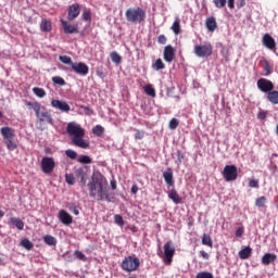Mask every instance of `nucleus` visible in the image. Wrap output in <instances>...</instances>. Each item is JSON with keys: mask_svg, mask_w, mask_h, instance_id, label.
<instances>
[{"mask_svg": "<svg viewBox=\"0 0 278 278\" xmlns=\"http://www.w3.org/2000/svg\"><path fill=\"white\" fill-rule=\"evenodd\" d=\"M89 197L97 201L110 202V194H108V179L101 173L92 176L91 181L88 182Z\"/></svg>", "mask_w": 278, "mask_h": 278, "instance_id": "f257e3e1", "label": "nucleus"}, {"mask_svg": "<svg viewBox=\"0 0 278 278\" xmlns=\"http://www.w3.org/2000/svg\"><path fill=\"white\" fill-rule=\"evenodd\" d=\"M66 131L68 136L72 137V142L75 147H79V149H89L90 142L84 139L86 136V130L81 128L77 123L71 122L67 124Z\"/></svg>", "mask_w": 278, "mask_h": 278, "instance_id": "f03ea898", "label": "nucleus"}, {"mask_svg": "<svg viewBox=\"0 0 278 278\" xmlns=\"http://www.w3.org/2000/svg\"><path fill=\"white\" fill-rule=\"evenodd\" d=\"M125 16L128 23L140 24L147 21V11L140 7L129 8L126 10Z\"/></svg>", "mask_w": 278, "mask_h": 278, "instance_id": "7ed1b4c3", "label": "nucleus"}, {"mask_svg": "<svg viewBox=\"0 0 278 278\" xmlns=\"http://www.w3.org/2000/svg\"><path fill=\"white\" fill-rule=\"evenodd\" d=\"M121 268L125 273H136L140 268V258L137 256H126L121 263Z\"/></svg>", "mask_w": 278, "mask_h": 278, "instance_id": "20e7f679", "label": "nucleus"}, {"mask_svg": "<svg viewBox=\"0 0 278 278\" xmlns=\"http://www.w3.org/2000/svg\"><path fill=\"white\" fill-rule=\"evenodd\" d=\"M193 51L197 58H210V55L214 53V48L212 47V43H204L194 46Z\"/></svg>", "mask_w": 278, "mask_h": 278, "instance_id": "39448f33", "label": "nucleus"}, {"mask_svg": "<svg viewBox=\"0 0 278 278\" xmlns=\"http://www.w3.org/2000/svg\"><path fill=\"white\" fill-rule=\"evenodd\" d=\"M35 114L39 123H47L48 125H53V115H51V113L47 111V108L41 106L40 110H38Z\"/></svg>", "mask_w": 278, "mask_h": 278, "instance_id": "423d86ee", "label": "nucleus"}, {"mask_svg": "<svg viewBox=\"0 0 278 278\" xmlns=\"http://www.w3.org/2000/svg\"><path fill=\"white\" fill-rule=\"evenodd\" d=\"M223 177L225 181H236V179H238V167L236 165H226L224 167Z\"/></svg>", "mask_w": 278, "mask_h": 278, "instance_id": "0eeeda50", "label": "nucleus"}, {"mask_svg": "<svg viewBox=\"0 0 278 278\" xmlns=\"http://www.w3.org/2000/svg\"><path fill=\"white\" fill-rule=\"evenodd\" d=\"M164 255L163 262L167 265L173 264V257H175V247L173 245V241H167L164 247Z\"/></svg>", "mask_w": 278, "mask_h": 278, "instance_id": "6e6552de", "label": "nucleus"}, {"mask_svg": "<svg viewBox=\"0 0 278 278\" xmlns=\"http://www.w3.org/2000/svg\"><path fill=\"white\" fill-rule=\"evenodd\" d=\"M55 169V160L51 156H43L41 159V170L46 175H51L53 170Z\"/></svg>", "mask_w": 278, "mask_h": 278, "instance_id": "1a4fd4ad", "label": "nucleus"}, {"mask_svg": "<svg viewBox=\"0 0 278 278\" xmlns=\"http://www.w3.org/2000/svg\"><path fill=\"white\" fill-rule=\"evenodd\" d=\"M256 86L258 90H261V92H265V94H268L270 91L275 90V84L267 78H260Z\"/></svg>", "mask_w": 278, "mask_h": 278, "instance_id": "9d476101", "label": "nucleus"}, {"mask_svg": "<svg viewBox=\"0 0 278 278\" xmlns=\"http://www.w3.org/2000/svg\"><path fill=\"white\" fill-rule=\"evenodd\" d=\"M72 71L76 73V75H80L81 77H86L88 73H90V67L84 62L74 63L72 65Z\"/></svg>", "mask_w": 278, "mask_h": 278, "instance_id": "9b49d317", "label": "nucleus"}, {"mask_svg": "<svg viewBox=\"0 0 278 278\" xmlns=\"http://www.w3.org/2000/svg\"><path fill=\"white\" fill-rule=\"evenodd\" d=\"M76 179L80 180L81 186H86L88 181V169L86 167H78L74 169Z\"/></svg>", "mask_w": 278, "mask_h": 278, "instance_id": "f8f14e48", "label": "nucleus"}, {"mask_svg": "<svg viewBox=\"0 0 278 278\" xmlns=\"http://www.w3.org/2000/svg\"><path fill=\"white\" fill-rule=\"evenodd\" d=\"M51 108H54V110H59L60 112H64L65 114H68V112H71V105L62 100H52Z\"/></svg>", "mask_w": 278, "mask_h": 278, "instance_id": "ddd939ff", "label": "nucleus"}, {"mask_svg": "<svg viewBox=\"0 0 278 278\" xmlns=\"http://www.w3.org/2000/svg\"><path fill=\"white\" fill-rule=\"evenodd\" d=\"M262 42L266 49H269V51H275V49H277V42L275 41V38L270 36V34H265Z\"/></svg>", "mask_w": 278, "mask_h": 278, "instance_id": "4468645a", "label": "nucleus"}, {"mask_svg": "<svg viewBox=\"0 0 278 278\" xmlns=\"http://www.w3.org/2000/svg\"><path fill=\"white\" fill-rule=\"evenodd\" d=\"M80 12H81V8L79 7V3H74L68 8L67 18L70 21H75V18L79 16Z\"/></svg>", "mask_w": 278, "mask_h": 278, "instance_id": "2eb2a0df", "label": "nucleus"}, {"mask_svg": "<svg viewBox=\"0 0 278 278\" xmlns=\"http://www.w3.org/2000/svg\"><path fill=\"white\" fill-rule=\"evenodd\" d=\"M163 58H164L165 62L170 64L173 62V60H175V48L170 45L166 46L164 48Z\"/></svg>", "mask_w": 278, "mask_h": 278, "instance_id": "dca6fc26", "label": "nucleus"}, {"mask_svg": "<svg viewBox=\"0 0 278 278\" xmlns=\"http://www.w3.org/2000/svg\"><path fill=\"white\" fill-rule=\"evenodd\" d=\"M64 34H79V27L77 25H71L68 22L61 20Z\"/></svg>", "mask_w": 278, "mask_h": 278, "instance_id": "f3484780", "label": "nucleus"}, {"mask_svg": "<svg viewBox=\"0 0 278 278\" xmlns=\"http://www.w3.org/2000/svg\"><path fill=\"white\" fill-rule=\"evenodd\" d=\"M0 134H1V136L3 138V141H5V140H14L15 134H14V129L11 128V127H8V126L2 127L0 129Z\"/></svg>", "mask_w": 278, "mask_h": 278, "instance_id": "a211bd4d", "label": "nucleus"}, {"mask_svg": "<svg viewBox=\"0 0 278 278\" xmlns=\"http://www.w3.org/2000/svg\"><path fill=\"white\" fill-rule=\"evenodd\" d=\"M59 220L63 224V225H72L73 224V216H71L68 214V212L61 210L59 212Z\"/></svg>", "mask_w": 278, "mask_h": 278, "instance_id": "6ab92c4d", "label": "nucleus"}, {"mask_svg": "<svg viewBox=\"0 0 278 278\" xmlns=\"http://www.w3.org/2000/svg\"><path fill=\"white\" fill-rule=\"evenodd\" d=\"M262 264L264 266H269V264H273L274 262H277V254H273V253H265L262 256L261 260Z\"/></svg>", "mask_w": 278, "mask_h": 278, "instance_id": "aec40b11", "label": "nucleus"}, {"mask_svg": "<svg viewBox=\"0 0 278 278\" xmlns=\"http://www.w3.org/2000/svg\"><path fill=\"white\" fill-rule=\"evenodd\" d=\"M205 27L208 31H216V29H218V23H216V17H207L205 21Z\"/></svg>", "mask_w": 278, "mask_h": 278, "instance_id": "412c9836", "label": "nucleus"}, {"mask_svg": "<svg viewBox=\"0 0 278 278\" xmlns=\"http://www.w3.org/2000/svg\"><path fill=\"white\" fill-rule=\"evenodd\" d=\"M9 225H13V227H16L20 231H23L25 229V223L22 222L18 217H11L9 220Z\"/></svg>", "mask_w": 278, "mask_h": 278, "instance_id": "4be33fe9", "label": "nucleus"}, {"mask_svg": "<svg viewBox=\"0 0 278 278\" xmlns=\"http://www.w3.org/2000/svg\"><path fill=\"white\" fill-rule=\"evenodd\" d=\"M163 179L167 184V186H174L175 180H173V169L167 168V170L163 172Z\"/></svg>", "mask_w": 278, "mask_h": 278, "instance_id": "5701e85b", "label": "nucleus"}, {"mask_svg": "<svg viewBox=\"0 0 278 278\" xmlns=\"http://www.w3.org/2000/svg\"><path fill=\"white\" fill-rule=\"evenodd\" d=\"M267 101L273 105H278V91L273 89L267 93Z\"/></svg>", "mask_w": 278, "mask_h": 278, "instance_id": "b1692460", "label": "nucleus"}, {"mask_svg": "<svg viewBox=\"0 0 278 278\" xmlns=\"http://www.w3.org/2000/svg\"><path fill=\"white\" fill-rule=\"evenodd\" d=\"M253 253V249L251 247H245L241 251H239L240 260H249Z\"/></svg>", "mask_w": 278, "mask_h": 278, "instance_id": "393cba45", "label": "nucleus"}, {"mask_svg": "<svg viewBox=\"0 0 278 278\" xmlns=\"http://www.w3.org/2000/svg\"><path fill=\"white\" fill-rule=\"evenodd\" d=\"M168 199L173 200V203H175L176 205H179V203H181V197H179V193L175 189H172L169 191Z\"/></svg>", "mask_w": 278, "mask_h": 278, "instance_id": "a878e982", "label": "nucleus"}, {"mask_svg": "<svg viewBox=\"0 0 278 278\" xmlns=\"http://www.w3.org/2000/svg\"><path fill=\"white\" fill-rule=\"evenodd\" d=\"M52 27H53V25H52L51 21H49L47 18L41 20V22H40L41 31L49 33V31H51Z\"/></svg>", "mask_w": 278, "mask_h": 278, "instance_id": "bb28decb", "label": "nucleus"}, {"mask_svg": "<svg viewBox=\"0 0 278 278\" xmlns=\"http://www.w3.org/2000/svg\"><path fill=\"white\" fill-rule=\"evenodd\" d=\"M170 29L176 36H179V34H181V21H179V17L174 21Z\"/></svg>", "mask_w": 278, "mask_h": 278, "instance_id": "cd10ccee", "label": "nucleus"}, {"mask_svg": "<svg viewBox=\"0 0 278 278\" xmlns=\"http://www.w3.org/2000/svg\"><path fill=\"white\" fill-rule=\"evenodd\" d=\"M43 242H46L48 247H55V244H58V239L51 235H47L43 237Z\"/></svg>", "mask_w": 278, "mask_h": 278, "instance_id": "c85d7f7f", "label": "nucleus"}, {"mask_svg": "<svg viewBox=\"0 0 278 278\" xmlns=\"http://www.w3.org/2000/svg\"><path fill=\"white\" fill-rule=\"evenodd\" d=\"M33 92L39 99H45V97H47V91L43 88H40V87H34Z\"/></svg>", "mask_w": 278, "mask_h": 278, "instance_id": "c756f323", "label": "nucleus"}, {"mask_svg": "<svg viewBox=\"0 0 278 278\" xmlns=\"http://www.w3.org/2000/svg\"><path fill=\"white\" fill-rule=\"evenodd\" d=\"M152 68H154V71H164L166 68V64H164V61H162V59H157L152 64Z\"/></svg>", "mask_w": 278, "mask_h": 278, "instance_id": "7c9ffc66", "label": "nucleus"}, {"mask_svg": "<svg viewBox=\"0 0 278 278\" xmlns=\"http://www.w3.org/2000/svg\"><path fill=\"white\" fill-rule=\"evenodd\" d=\"M3 142L9 151H16V149H18V146L16 142H14V139H7Z\"/></svg>", "mask_w": 278, "mask_h": 278, "instance_id": "2f4dec72", "label": "nucleus"}, {"mask_svg": "<svg viewBox=\"0 0 278 278\" xmlns=\"http://www.w3.org/2000/svg\"><path fill=\"white\" fill-rule=\"evenodd\" d=\"M21 247H23V249H26V251H31V249H34V243H31L29 239L25 238L21 240Z\"/></svg>", "mask_w": 278, "mask_h": 278, "instance_id": "473e14b6", "label": "nucleus"}, {"mask_svg": "<svg viewBox=\"0 0 278 278\" xmlns=\"http://www.w3.org/2000/svg\"><path fill=\"white\" fill-rule=\"evenodd\" d=\"M59 60H60V62H62V64H66L67 66H71V67L75 63V62H73V59L68 55H60Z\"/></svg>", "mask_w": 278, "mask_h": 278, "instance_id": "72a5a7b5", "label": "nucleus"}, {"mask_svg": "<svg viewBox=\"0 0 278 278\" xmlns=\"http://www.w3.org/2000/svg\"><path fill=\"white\" fill-rule=\"evenodd\" d=\"M202 244L204 247H210V249H212V247H214V243L212 242V237H210V235H203L202 237Z\"/></svg>", "mask_w": 278, "mask_h": 278, "instance_id": "f704fd0d", "label": "nucleus"}, {"mask_svg": "<svg viewBox=\"0 0 278 278\" xmlns=\"http://www.w3.org/2000/svg\"><path fill=\"white\" fill-rule=\"evenodd\" d=\"M111 60L112 62H114V64H121V62H123V56H121V54H118V52L113 51L111 52Z\"/></svg>", "mask_w": 278, "mask_h": 278, "instance_id": "c9c22d12", "label": "nucleus"}, {"mask_svg": "<svg viewBox=\"0 0 278 278\" xmlns=\"http://www.w3.org/2000/svg\"><path fill=\"white\" fill-rule=\"evenodd\" d=\"M25 105H27L29 110H34L35 114L37 113L38 110L42 108V105H40L38 102L26 101Z\"/></svg>", "mask_w": 278, "mask_h": 278, "instance_id": "e433bc0d", "label": "nucleus"}, {"mask_svg": "<svg viewBox=\"0 0 278 278\" xmlns=\"http://www.w3.org/2000/svg\"><path fill=\"white\" fill-rule=\"evenodd\" d=\"M144 92H146V94H148V97H152L153 99H155V97H156L155 88H153V86H151V85H147L144 87Z\"/></svg>", "mask_w": 278, "mask_h": 278, "instance_id": "4c0bfd02", "label": "nucleus"}, {"mask_svg": "<svg viewBox=\"0 0 278 278\" xmlns=\"http://www.w3.org/2000/svg\"><path fill=\"white\" fill-rule=\"evenodd\" d=\"M263 71L265 72L266 77L273 74V67L270 66V63L267 60L264 61Z\"/></svg>", "mask_w": 278, "mask_h": 278, "instance_id": "58836bf2", "label": "nucleus"}, {"mask_svg": "<svg viewBox=\"0 0 278 278\" xmlns=\"http://www.w3.org/2000/svg\"><path fill=\"white\" fill-rule=\"evenodd\" d=\"M266 197L262 195L255 200L256 207H266Z\"/></svg>", "mask_w": 278, "mask_h": 278, "instance_id": "ea45409f", "label": "nucleus"}, {"mask_svg": "<svg viewBox=\"0 0 278 278\" xmlns=\"http://www.w3.org/2000/svg\"><path fill=\"white\" fill-rule=\"evenodd\" d=\"M74 256L76 257V260H80V262H86L88 258L86 257V254L83 253L79 250H75L74 251Z\"/></svg>", "mask_w": 278, "mask_h": 278, "instance_id": "a19ab883", "label": "nucleus"}, {"mask_svg": "<svg viewBox=\"0 0 278 278\" xmlns=\"http://www.w3.org/2000/svg\"><path fill=\"white\" fill-rule=\"evenodd\" d=\"M104 131H105V128H103V126L101 125H97L92 129V134H94L96 136H103Z\"/></svg>", "mask_w": 278, "mask_h": 278, "instance_id": "79ce46f5", "label": "nucleus"}, {"mask_svg": "<svg viewBox=\"0 0 278 278\" xmlns=\"http://www.w3.org/2000/svg\"><path fill=\"white\" fill-rule=\"evenodd\" d=\"M52 81L56 86H64L66 84V80H64V78H62L61 76H53Z\"/></svg>", "mask_w": 278, "mask_h": 278, "instance_id": "37998d69", "label": "nucleus"}, {"mask_svg": "<svg viewBox=\"0 0 278 278\" xmlns=\"http://www.w3.org/2000/svg\"><path fill=\"white\" fill-rule=\"evenodd\" d=\"M78 162L80 164H92V159L90 156H88V155H80L78 157Z\"/></svg>", "mask_w": 278, "mask_h": 278, "instance_id": "c03bdc74", "label": "nucleus"}, {"mask_svg": "<svg viewBox=\"0 0 278 278\" xmlns=\"http://www.w3.org/2000/svg\"><path fill=\"white\" fill-rule=\"evenodd\" d=\"M176 154H177L176 164L179 166L184 162V160H186V154H184L181 150H177Z\"/></svg>", "mask_w": 278, "mask_h": 278, "instance_id": "a18cd8bd", "label": "nucleus"}, {"mask_svg": "<svg viewBox=\"0 0 278 278\" xmlns=\"http://www.w3.org/2000/svg\"><path fill=\"white\" fill-rule=\"evenodd\" d=\"M195 278H214V274L210 271H200L195 275Z\"/></svg>", "mask_w": 278, "mask_h": 278, "instance_id": "49530a36", "label": "nucleus"}, {"mask_svg": "<svg viewBox=\"0 0 278 278\" xmlns=\"http://www.w3.org/2000/svg\"><path fill=\"white\" fill-rule=\"evenodd\" d=\"M168 127H169V129H172V130L177 129V128L179 127V119H178V118H175V117L172 118V119L169 121Z\"/></svg>", "mask_w": 278, "mask_h": 278, "instance_id": "de8ad7c7", "label": "nucleus"}, {"mask_svg": "<svg viewBox=\"0 0 278 278\" xmlns=\"http://www.w3.org/2000/svg\"><path fill=\"white\" fill-rule=\"evenodd\" d=\"M65 181L68 184V186H75V175L65 174Z\"/></svg>", "mask_w": 278, "mask_h": 278, "instance_id": "09e8293b", "label": "nucleus"}, {"mask_svg": "<svg viewBox=\"0 0 278 278\" xmlns=\"http://www.w3.org/2000/svg\"><path fill=\"white\" fill-rule=\"evenodd\" d=\"M213 3L215 8L222 10V8H225V5H227V0H213Z\"/></svg>", "mask_w": 278, "mask_h": 278, "instance_id": "8fccbe9b", "label": "nucleus"}, {"mask_svg": "<svg viewBox=\"0 0 278 278\" xmlns=\"http://www.w3.org/2000/svg\"><path fill=\"white\" fill-rule=\"evenodd\" d=\"M115 225L123 227L125 225V219H123V215L116 214L114 216Z\"/></svg>", "mask_w": 278, "mask_h": 278, "instance_id": "3c124183", "label": "nucleus"}, {"mask_svg": "<svg viewBox=\"0 0 278 278\" xmlns=\"http://www.w3.org/2000/svg\"><path fill=\"white\" fill-rule=\"evenodd\" d=\"M65 155L66 157H70V160H77V153L75 152V150L67 149L65 151Z\"/></svg>", "mask_w": 278, "mask_h": 278, "instance_id": "603ef678", "label": "nucleus"}, {"mask_svg": "<svg viewBox=\"0 0 278 278\" xmlns=\"http://www.w3.org/2000/svg\"><path fill=\"white\" fill-rule=\"evenodd\" d=\"M135 139L136 140H142L144 138V130L135 129Z\"/></svg>", "mask_w": 278, "mask_h": 278, "instance_id": "864d4df0", "label": "nucleus"}, {"mask_svg": "<svg viewBox=\"0 0 278 278\" xmlns=\"http://www.w3.org/2000/svg\"><path fill=\"white\" fill-rule=\"evenodd\" d=\"M80 108H81V110H84V112L87 116H92V114H94V111H92V109H90V106L81 105Z\"/></svg>", "mask_w": 278, "mask_h": 278, "instance_id": "5fc2aeb1", "label": "nucleus"}, {"mask_svg": "<svg viewBox=\"0 0 278 278\" xmlns=\"http://www.w3.org/2000/svg\"><path fill=\"white\" fill-rule=\"evenodd\" d=\"M249 188H260V180H257V179L250 180Z\"/></svg>", "mask_w": 278, "mask_h": 278, "instance_id": "6e6d98bb", "label": "nucleus"}, {"mask_svg": "<svg viewBox=\"0 0 278 278\" xmlns=\"http://www.w3.org/2000/svg\"><path fill=\"white\" fill-rule=\"evenodd\" d=\"M157 42L159 45H166V42H168V38H166L164 35H160L157 37Z\"/></svg>", "mask_w": 278, "mask_h": 278, "instance_id": "4d7b16f0", "label": "nucleus"}, {"mask_svg": "<svg viewBox=\"0 0 278 278\" xmlns=\"http://www.w3.org/2000/svg\"><path fill=\"white\" fill-rule=\"evenodd\" d=\"M96 75L100 79H105V73L103 71L99 70V68L96 71Z\"/></svg>", "mask_w": 278, "mask_h": 278, "instance_id": "13d9d810", "label": "nucleus"}, {"mask_svg": "<svg viewBox=\"0 0 278 278\" xmlns=\"http://www.w3.org/2000/svg\"><path fill=\"white\" fill-rule=\"evenodd\" d=\"M243 235H244V228H238L236 230V237L237 238H242Z\"/></svg>", "mask_w": 278, "mask_h": 278, "instance_id": "bf43d9fd", "label": "nucleus"}, {"mask_svg": "<svg viewBox=\"0 0 278 278\" xmlns=\"http://www.w3.org/2000/svg\"><path fill=\"white\" fill-rule=\"evenodd\" d=\"M90 11H84L83 21H90Z\"/></svg>", "mask_w": 278, "mask_h": 278, "instance_id": "052dcab7", "label": "nucleus"}, {"mask_svg": "<svg viewBox=\"0 0 278 278\" xmlns=\"http://www.w3.org/2000/svg\"><path fill=\"white\" fill-rule=\"evenodd\" d=\"M247 5V0H237V8H244Z\"/></svg>", "mask_w": 278, "mask_h": 278, "instance_id": "680f3d73", "label": "nucleus"}, {"mask_svg": "<svg viewBox=\"0 0 278 278\" xmlns=\"http://www.w3.org/2000/svg\"><path fill=\"white\" fill-rule=\"evenodd\" d=\"M70 210L75 216H79V208H77V206L73 205Z\"/></svg>", "mask_w": 278, "mask_h": 278, "instance_id": "e2e57ef3", "label": "nucleus"}, {"mask_svg": "<svg viewBox=\"0 0 278 278\" xmlns=\"http://www.w3.org/2000/svg\"><path fill=\"white\" fill-rule=\"evenodd\" d=\"M200 255H201V257H203V260H210V254H207V252H205V251H200Z\"/></svg>", "mask_w": 278, "mask_h": 278, "instance_id": "0e129e2a", "label": "nucleus"}, {"mask_svg": "<svg viewBox=\"0 0 278 278\" xmlns=\"http://www.w3.org/2000/svg\"><path fill=\"white\" fill-rule=\"evenodd\" d=\"M257 117L261 119V121H264L266 119V112L262 111L257 114Z\"/></svg>", "mask_w": 278, "mask_h": 278, "instance_id": "69168bd1", "label": "nucleus"}, {"mask_svg": "<svg viewBox=\"0 0 278 278\" xmlns=\"http://www.w3.org/2000/svg\"><path fill=\"white\" fill-rule=\"evenodd\" d=\"M138 185H134L132 187H131V189H130V191H131V193L132 194H138Z\"/></svg>", "mask_w": 278, "mask_h": 278, "instance_id": "338daca9", "label": "nucleus"}, {"mask_svg": "<svg viewBox=\"0 0 278 278\" xmlns=\"http://www.w3.org/2000/svg\"><path fill=\"white\" fill-rule=\"evenodd\" d=\"M116 187H117L116 180H115V179H112V180H111V188H112L113 190H116Z\"/></svg>", "mask_w": 278, "mask_h": 278, "instance_id": "774afa93", "label": "nucleus"}]
</instances>
